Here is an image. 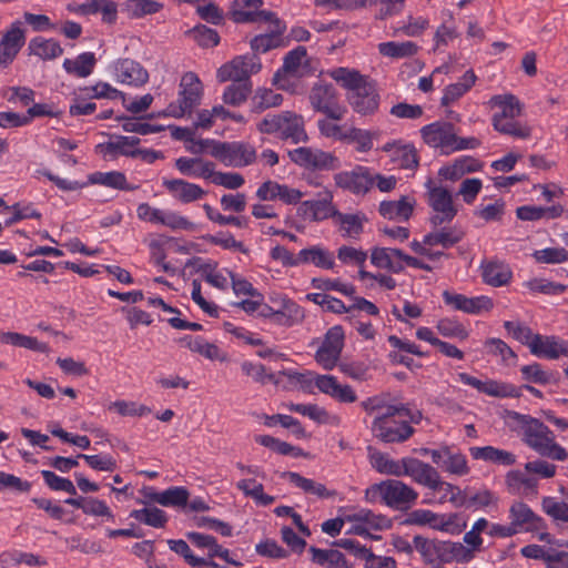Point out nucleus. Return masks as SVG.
<instances>
[{
    "instance_id": "37998d69",
    "label": "nucleus",
    "mask_w": 568,
    "mask_h": 568,
    "mask_svg": "<svg viewBox=\"0 0 568 568\" xmlns=\"http://www.w3.org/2000/svg\"><path fill=\"white\" fill-rule=\"evenodd\" d=\"M367 221L363 213L337 212L334 223L339 226L343 237L358 239L364 231V223Z\"/></svg>"
},
{
    "instance_id": "9b49d317",
    "label": "nucleus",
    "mask_w": 568,
    "mask_h": 568,
    "mask_svg": "<svg viewBox=\"0 0 568 568\" xmlns=\"http://www.w3.org/2000/svg\"><path fill=\"white\" fill-rule=\"evenodd\" d=\"M419 452L424 456H429L432 462L444 473L459 477L469 473L466 456L457 449L440 446L437 449L420 448Z\"/></svg>"
},
{
    "instance_id": "a878e982",
    "label": "nucleus",
    "mask_w": 568,
    "mask_h": 568,
    "mask_svg": "<svg viewBox=\"0 0 568 568\" xmlns=\"http://www.w3.org/2000/svg\"><path fill=\"white\" fill-rule=\"evenodd\" d=\"M263 3V0H236L233 11L234 21L237 23H251L275 19L276 14L274 12L260 10Z\"/></svg>"
},
{
    "instance_id": "ddd939ff",
    "label": "nucleus",
    "mask_w": 568,
    "mask_h": 568,
    "mask_svg": "<svg viewBox=\"0 0 568 568\" xmlns=\"http://www.w3.org/2000/svg\"><path fill=\"white\" fill-rule=\"evenodd\" d=\"M288 156L295 164L311 170L331 171L341 166L337 156L318 149L301 146L290 151Z\"/></svg>"
},
{
    "instance_id": "3c124183",
    "label": "nucleus",
    "mask_w": 568,
    "mask_h": 568,
    "mask_svg": "<svg viewBox=\"0 0 568 568\" xmlns=\"http://www.w3.org/2000/svg\"><path fill=\"white\" fill-rule=\"evenodd\" d=\"M377 49L383 57L403 59L417 54L419 47L413 41H387L378 43Z\"/></svg>"
},
{
    "instance_id": "bb28decb",
    "label": "nucleus",
    "mask_w": 568,
    "mask_h": 568,
    "mask_svg": "<svg viewBox=\"0 0 568 568\" xmlns=\"http://www.w3.org/2000/svg\"><path fill=\"white\" fill-rule=\"evenodd\" d=\"M270 22L274 24L270 32L257 34L251 40L250 44L254 52L253 54L266 53L270 50L284 45L283 33L286 29L284 22L276 16Z\"/></svg>"
},
{
    "instance_id": "4468645a",
    "label": "nucleus",
    "mask_w": 568,
    "mask_h": 568,
    "mask_svg": "<svg viewBox=\"0 0 568 568\" xmlns=\"http://www.w3.org/2000/svg\"><path fill=\"white\" fill-rule=\"evenodd\" d=\"M345 334L341 325L331 327L325 336L322 345L315 354L316 362L327 371L333 369L339 359L344 347Z\"/></svg>"
},
{
    "instance_id": "2f4dec72",
    "label": "nucleus",
    "mask_w": 568,
    "mask_h": 568,
    "mask_svg": "<svg viewBox=\"0 0 568 568\" xmlns=\"http://www.w3.org/2000/svg\"><path fill=\"white\" fill-rule=\"evenodd\" d=\"M462 491V496L457 498L454 497V501L457 503V508L477 510L490 505H496L498 501L495 494L486 488L479 490L466 488Z\"/></svg>"
},
{
    "instance_id": "a18cd8bd",
    "label": "nucleus",
    "mask_w": 568,
    "mask_h": 568,
    "mask_svg": "<svg viewBox=\"0 0 568 568\" xmlns=\"http://www.w3.org/2000/svg\"><path fill=\"white\" fill-rule=\"evenodd\" d=\"M291 484L301 488L304 493L315 495L320 498H331L336 495L334 490H328L325 485L313 479L305 478L298 473L287 471L283 475Z\"/></svg>"
},
{
    "instance_id": "79ce46f5",
    "label": "nucleus",
    "mask_w": 568,
    "mask_h": 568,
    "mask_svg": "<svg viewBox=\"0 0 568 568\" xmlns=\"http://www.w3.org/2000/svg\"><path fill=\"white\" fill-rule=\"evenodd\" d=\"M414 201L402 196L398 201H383L379 204V214L388 220L407 221L413 214Z\"/></svg>"
},
{
    "instance_id": "6e6552de",
    "label": "nucleus",
    "mask_w": 568,
    "mask_h": 568,
    "mask_svg": "<svg viewBox=\"0 0 568 568\" xmlns=\"http://www.w3.org/2000/svg\"><path fill=\"white\" fill-rule=\"evenodd\" d=\"M308 100L316 112L325 114L329 120H342L346 113V109L338 102L337 92L332 83L324 81L314 83Z\"/></svg>"
},
{
    "instance_id": "f3484780",
    "label": "nucleus",
    "mask_w": 568,
    "mask_h": 568,
    "mask_svg": "<svg viewBox=\"0 0 568 568\" xmlns=\"http://www.w3.org/2000/svg\"><path fill=\"white\" fill-rule=\"evenodd\" d=\"M26 43V31L21 21L10 24L0 39V65L7 68Z\"/></svg>"
},
{
    "instance_id": "ea45409f",
    "label": "nucleus",
    "mask_w": 568,
    "mask_h": 568,
    "mask_svg": "<svg viewBox=\"0 0 568 568\" xmlns=\"http://www.w3.org/2000/svg\"><path fill=\"white\" fill-rule=\"evenodd\" d=\"M140 139L136 136L114 135L110 141L99 144L101 152L110 155H124L136 158V146Z\"/></svg>"
},
{
    "instance_id": "774afa93",
    "label": "nucleus",
    "mask_w": 568,
    "mask_h": 568,
    "mask_svg": "<svg viewBox=\"0 0 568 568\" xmlns=\"http://www.w3.org/2000/svg\"><path fill=\"white\" fill-rule=\"evenodd\" d=\"M80 92L83 93L84 97L89 99H109L116 100L119 98H124L123 92L113 88L108 82H98L94 85L84 87L80 89Z\"/></svg>"
},
{
    "instance_id": "20e7f679",
    "label": "nucleus",
    "mask_w": 568,
    "mask_h": 568,
    "mask_svg": "<svg viewBox=\"0 0 568 568\" xmlns=\"http://www.w3.org/2000/svg\"><path fill=\"white\" fill-rule=\"evenodd\" d=\"M257 129L262 133L275 135L293 144L308 141L303 116L292 111L266 114L257 124Z\"/></svg>"
},
{
    "instance_id": "1a4fd4ad",
    "label": "nucleus",
    "mask_w": 568,
    "mask_h": 568,
    "mask_svg": "<svg viewBox=\"0 0 568 568\" xmlns=\"http://www.w3.org/2000/svg\"><path fill=\"white\" fill-rule=\"evenodd\" d=\"M426 187L427 203L434 212L429 219L432 225L437 227L450 223L457 214L452 193L443 186L434 185L432 180L426 183Z\"/></svg>"
},
{
    "instance_id": "9d476101",
    "label": "nucleus",
    "mask_w": 568,
    "mask_h": 568,
    "mask_svg": "<svg viewBox=\"0 0 568 568\" xmlns=\"http://www.w3.org/2000/svg\"><path fill=\"white\" fill-rule=\"evenodd\" d=\"M261 59L256 54L237 55L217 69L220 82H251L250 78L261 71Z\"/></svg>"
},
{
    "instance_id": "603ef678",
    "label": "nucleus",
    "mask_w": 568,
    "mask_h": 568,
    "mask_svg": "<svg viewBox=\"0 0 568 568\" xmlns=\"http://www.w3.org/2000/svg\"><path fill=\"white\" fill-rule=\"evenodd\" d=\"M97 59L93 52H83L75 59H65L63 61V69L79 78L89 77L95 67Z\"/></svg>"
},
{
    "instance_id": "dca6fc26",
    "label": "nucleus",
    "mask_w": 568,
    "mask_h": 568,
    "mask_svg": "<svg viewBox=\"0 0 568 568\" xmlns=\"http://www.w3.org/2000/svg\"><path fill=\"white\" fill-rule=\"evenodd\" d=\"M442 297L445 305L449 306L454 311H460L470 315H479L485 312H490L494 307L493 300L486 295L468 297L464 294L446 290L443 292Z\"/></svg>"
},
{
    "instance_id": "473e14b6",
    "label": "nucleus",
    "mask_w": 568,
    "mask_h": 568,
    "mask_svg": "<svg viewBox=\"0 0 568 568\" xmlns=\"http://www.w3.org/2000/svg\"><path fill=\"white\" fill-rule=\"evenodd\" d=\"M404 252L398 248L374 247L371 253V262L378 268H385L393 273L404 270Z\"/></svg>"
},
{
    "instance_id": "2eb2a0df",
    "label": "nucleus",
    "mask_w": 568,
    "mask_h": 568,
    "mask_svg": "<svg viewBox=\"0 0 568 568\" xmlns=\"http://www.w3.org/2000/svg\"><path fill=\"white\" fill-rule=\"evenodd\" d=\"M410 424L408 418H395L390 422L385 418H374L372 432L383 443H404L415 432Z\"/></svg>"
},
{
    "instance_id": "aec40b11",
    "label": "nucleus",
    "mask_w": 568,
    "mask_h": 568,
    "mask_svg": "<svg viewBox=\"0 0 568 568\" xmlns=\"http://www.w3.org/2000/svg\"><path fill=\"white\" fill-rule=\"evenodd\" d=\"M336 186L354 194H365L374 185V178L365 166H356L352 171L338 172L334 175Z\"/></svg>"
},
{
    "instance_id": "c03bdc74",
    "label": "nucleus",
    "mask_w": 568,
    "mask_h": 568,
    "mask_svg": "<svg viewBox=\"0 0 568 568\" xmlns=\"http://www.w3.org/2000/svg\"><path fill=\"white\" fill-rule=\"evenodd\" d=\"M476 80L477 77L474 71L467 70L456 83H452L444 89V94L440 99L442 105L448 106L456 102L473 88Z\"/></svg>"
},
{
    "instance_id": "5701e85b",
    "label": "nucleus",
    "mask_w": 568,
    "mask_h": 568,
    "mask_svg": "<svg viewBox=\"0 0 568 568\" xmlns=\"http://www.w3.org/2000/svg\"><path fill=\"white\" fill-rule=\"evenodd\" d=\"M400 476H408L416 484L429 489L430 486L436 483V478H438L439 473L435 467L420 459L404 457Z\"/></svg>"
},
{
    "instance_id": "5fc2aeb1",
    "label": "nucleus",
    "mask_w": 568,
    "mask_h": 568,
    "mask_svg": "<svg viewBox=\"0 0 568 568\" xmlns=\"http://www.w3.org/2000/svg\"><path fill=\"white\" fill-rule=\"evenodd\" d=\"M328 74L336 82L341 83L343 88L347 89L349 93L358 90L362 84L368 81L365 75L359 73V71L343 67L331 70Z\"/></svg>"
},
{
    "instance_id": "052dcab7",
    "label": "nucleus",
    "mask_w": 568,
    "mask_h": 568,
    "mask_svg": "<svg viewBox=\"0 0 568 568\" xmlns=\"http://www.w3.org/2000/svg\"><path fill=\"white\" fill-rule=\"evenodd\" d=\"M382 410L383 413L377 415L375 418H385L387 422H390L395 418H408L413 424H419L423 418L420 410H412L404 404L388 403L387 406Z\"/></svg>"
},
{
    "instance_id": "e2e57ef3",
    "label": "nucleus",
    "mask_w": 568,
    "mask_h": 568,
    "mask_svg": "<svg viewBox=\"0 0 568 568\" xmlns=\"http://www.w3.org/2000/svg\"><path fill=\"white\" fill-rule=\"evenodd\" d=\"M252 92V82H232L223 92L225 104L239 106L243 104Z\"/></svg>"
},
{
    "instance_id": "72a5a7b5",
    "label": "nucleus",
    "mask_w": 568,
    "mask_h": 568,
    "mask_svg": "<svg viewBox=\"0 0 568 568\" xmlns=\"http://www.w3.org/2000/svg\"><path fill=\"white\" fill-rule=\"evenodd\" d=\"M300 265H313L322 270H333L335 255L327 247L317 244L300 251Z\"/></svg>"
},
{
    "instance_id": "8fccbe9b",
    "label": "nucleus",
    "mask_w": 568,
    "mask_h": 568,
    "mask_svg": "<svg viewBox=\"0 0 568 568\" xmlns=\"http://www.w3.org/2000/svg\"><path fill=\"white\" fill-rule=\"evenodd\" d=\"M312 561L328 568H352L343 552L335 549H320L314 546L310 548Z\"/></svg>"
},
{
    "instance_id": "0eeeda50",
    "label": "nucleus",
    "mask_w": 568,
    "mask_h": 568,
    "mask_svg": "<svg viewBox=\"0 0 568 568\" xmlns=\"http://www.w3.org/2000/svg\"><path fill=\"white\" fill-rule=\"evenodd\" d=\"M209 154L231 168H245L255 163L257 159L256 149L245 141H221L214 144Z\"/></svg>"
},
{
    "instance_id": "39448f33",
    "label": "nucleus",
    "mask_w": 568,
    "mask_h": 568,
    "mask_svg": "<svg viewBox=\"0 0 568 568\" xmlns=\"http://www.w3.org/2000/svg\"><path fill=\"white\" fill-rule=\"evenodd\" d=\"M203 84L194 72H186L182 75L179 84L178 100L171 102L158 116H171L175 119L191 114L193 109L201 103Z\"/></svg>"
},
{
    "instance_id": "f8f14e48",
    "label": "nucleus",
    "mask_w": 568,
    "mask_h": 568,
    "mask_svg": "<svg viewBox=\"0 0 568 568\" xmlns=\"http://www.w3.org/2000/svg\"><path fill=\"white\" fill-rule=\"evenodd\" d=\"M334 194L331 190L324 189L313 200L304 201L297 209V214L310 222H323L335 219L338 209L333 202Z\"/></svg>"
},
{
    "instance_id": "a211bd4d",
    "label": "nucleus",
    "mask_w": 568,
    "mask_h": 568,
    "mask_svg": "<svg viewBox=\"0 0 568 568\" xmlns=\"http://www.w3.org/2000/svg\"><path fill=\"white\" fill-rule=\"evenodd\" d=\"M508 518L516 532H534L545 527V520L524 501H514Z\"/></svg>"
},
{
    "instance_id": "4be33fe9",
    "label": "nucleus",
    "mask_w": 568,
    "mask_h": 568,
    "mask_svg": "<svg viewBox=\"0 0 568 568\" xmlns=\"http://www.w3.org/2000/svg\"><path fill=\"white\" fill-rule=\"evenodd\" d=\"M530 353L539 358L557 359L568 357V342L555 335L536 334Z\"/></svg>"
},
{
    "instance_id": "338daca9",
    "label": "nucleus",
    "mask_w": 568,
    "mask_h": 568,
    "mask_svg": "<svg viewBox=\"0 0 568 568\" xmlns=\"http://www.w3.org/2000/svg\"><path fill=\"white\" fill-rule=\"evenodd\" d=\"M371 465L379 474L400 477L403 458L395 460L389 458L388 455L377 452L371 455Z\"/></svg>"
},
{
    "instance_id": "13d9d810",
    "label": "nucleus",
    "mask_w": 568,
    "mask_h": 568,
    "mask_svg": "<svg viewBox=\"0 0 568 568\" xmlns=\"http://www.w3.org/2000/svg\"><path fill=\"white\" fill-rule=\"evenodd\" d=\"M89 182L91 184H100V185L116 189V190H123V191L134 190V186L129 185L124 173L119 172V171L91 173L89 175Z\"/></svg>"
},
{
    "instance_id": "864d4df0",
    "label": "nucleus",
    "mask_w": 568,
    "mask_h": 568,
    "mask_svg": "<svg viewBox=\"0 0 568 568\" xmlns=\"http://www.w3.org/2000/svg\"><path fill=\"white\" fill-rule=\"evenodd\" d=\"M306 55L307 50L303 45H298L288 51L283 59L282 68L274 74V80L278 81V79L284 75H300V69Z\"/></svg>"
},
{
    "instance_id": "bf43d9fd",
    "label": "nucleus",
    "mask_w": 568,
    "mask_h": 568,
    "mask_svg": "<svg viewBox=\"0 0 568 568\" xmlns=\"http://www.w3.org/2000/svg\"><path fill=\"white\" fill-rule=\"evenodd\" d=\"M440 561L443 562H468L474 556L471 549L462 542L442 541Z\"/></svg>"
},
{
    "instance_id": "e433bc0d",
    "label": "nucleus",
    "mask_w": 568,
    "mask_h": 568,
    "mask_svg": "<svg viewBox=\"0 0 568 568\" xmlns=\"http://www.w3.org/2000/svg\"><path fill=\"white\" fill-rule=\"evenodd\" d=\"M146 497L164 507H185L189 501L190 493L183 486H173L163 491H152Z\"/></svg>"
},
{
    "instance_id": "c85d7f7f",
    "label": "nucleus",
    "mask_w": 568,
    "mask_h": 568,
    "mask_svg": "<svg viewBox=\"0 0 568 568\" xmlns=\"http://www.w3.org/2000/svg\"><path fill=\"white\" fill-rule=\"evenodd\" d=\"M455 516L440 515L429 509H415L407 515L406 524L416 526H429L440 531H450Z\"/></svg>"
},
{
    "instance_id": "49530a36",
    "label": "nucleus",
    "mask_w": 568,
    "mask_h": 568,
    "mask_svg": "<svg viewBox=\"0 0 568 568\" xmlns=\"http://www.w3.org/2000/svg\"><path fill=\"white\" fill-rule=\"evenodd\" d=\"M174 239L165 235H159L152 239L149 242V248L151 254L152 262L161 267V270L168 274L175 275L176 268L171 264L166 263V252L165 247L170 242H173Z\"/></svg>"
},
{
    "instance_id": "cd10ccee",
    "label": "nucleus",
    "mask_w": 568,
    "mask_h": 568,
    "mask_svg": "<svg viewBox=\"0 0 568 568\" xmlns=\"http://www.w3.org/2000/svg\"><path fill=\"white\" fill-rule=\"evenodd\" d=\"M162 186L178 201L191 203L206 195L200 185L182 179H163Z\"/></svg>"
},
{
    "instance_id": "423d86ee",
    "label": "nucleus",
    "mask_w": 568,
    "mask_h": 568,
    "mask_svg": "<svg viewBox=\"0 0 568 568\" xmlns=\"http://www.w3.org/2000/svg\"><path fill=\"white\" fill-rule=\"evenodd\" d=\"M458 379L463 384L471 386L476 388L478 392L493 397L518 398L521 396L523 389H526L537 398L542 397V392L531 385H524L521 387H517L514 384L497 382L494 379L480 381L467 373H459Z\"/></svg>"
},
{
    "instance_id": "09e8293b",
    "label": "nucleus",
    "mask_w": 568,
    "mask_h": 568,
    "mask_svg": "<svg viewBox=\"0 0 568 568\" xmlns=\"http://www.w3.org/2000/svg\"><path fill=\"white\" fill-rule=\"evenodd\" d=\"M464 237V232L456 227H443L430 232L424 236V244L428 246L440 245L449 248L459 243Z\"/></svg>"
},
{
    "instance_id": "c756f323",
    "label": "nucleus",
    "mask_w": 568,
    "mask_h": 568,
    "mask_svg": "<svg viewBox=\"0 0 568 568\" xmlns=\"http://www.w3.org/2000/svg\"><path fill=\"white\" fill-rule=\"evenodd\" d=\"M480 271L483 282L493 287L505 286L513 277L509 265L499 260L483 261Z\"/></svg>"
},
{
    "instance_id": "f704fd0d",
    "label": "nucleus",
    "mask_w": 568,
    "mask_h": 568,
    "mask_svg": "<svg viewBox=\"0 0 568 568\" xmlns=\"http://www.w3.org/2000/svg\"><path fill=\"white\" fill-rule=\"evenodd\" d=\"M175 168L183 175L211 181L215 164L202 158L181 156L175 160Z\"/></svg>"
},
{
    "instance_id": "f257e3e1",
    "label": "nucleus",
    "mask_w": 568,
    "mask_h": 568,
    "mask_svg": "<svg viewBox=\"0 0 568 568\" xmlns=\"http://www.w3.org/2000/svg\"><path fill=\"white\" fill-rule=\"evenodd\" d=\"M523 432V442L540 456L564 462L568 452L556 443V436L542 422L529 415L516 414Z\"/></svg>"
},
{
    "instance_id": "de8ad7c7",
    "label": "nucleus",
    "mask_w": 568,
    "mask_h": 568,
    "mask_svg": "<svg viewBox=\"0 0 568 568\" xmlns=\"http://www.w3.org/2000/svg\"><path fill=\"white\" fill-rule=\"evenodd\" d=\"M0 342L39 353L48 354L50 352V347L47 343H42L36 337L27 336L16 332H0Z\"/></svg>"
},
{
    "instance_id": "412c9836",
    "label": "nucleus",
    "mask_w": 568,
    "mask_h": 568,
    "mask_svg": "<svg viewBox=\"0 0 568 568\" xmlns=\"http://www.w3.org/2000/svg\"><path fill=\"white\" fill-rule=\"evenodd\" d=\"M112 75L123 84L141 87L149 80L148 71L136 61L119 59L111 65Z\"/></svg>"
},
{
    "instance_id": "680f3d73",
    "label": "nucleus",
    "mask_w": 568,
    "mask_h": 568,
    "mask_svg": "<svg viewBox=\"0 0 568 568\" xmlns=\"http://www.w3.org/2000/svg\"><path fill=\"white\" fill-rule=\"evenodd\" d=\"M415 549L420 554L426 564L440 561L442 541L430 540L423 536H415L413 539Z\"/></svg>"
},
{
    "instance_id": "58836bf2",
    "label": "nucleus",
    "mask_w": 568,
    "mask_h": 568,
    "mask_svg": "<svg viewBox=\"0 0 568 568\" xmlns=\"http://www.w3.org/2000/svg\"><path fill=\"white\" fill-rule=\"evenodd\" d=\"M383 150L392 152L393 161L397 162L402 169L413 170L418 166V155L413 144H400L394 141L386 143Z\"/></svg>"
},
{
    "instance_id": "7c9ffc66",
    "label": "nucleus",
    "mask_w": 568,
    "mask_h": 568,
    "mask_svg": "<svg viewBox=\"0 0 568 568\" xmlns=\"http://www.w3.org/2000/svg\"><path fill=\"white\" fill-rule=\"evenodd\" d=\"M483 163L474 156L462 155L450 164L439 169L438 174L445 180L457 181L465 174L480 171Z\"/></svg>"
},
{
    "instance_id": "b1692460",
    "label": "nucleus",
    "mask_w": 568,
    "mask_h": 568,
    "mask_svg": "<svg viewBox=\"0 0 568 568\" xmlns=\"http://www.w3.org/2000/svg\"><path fill=\"white\" fill-rule=\"evenodd\" d=\"M315 385L321 393L328 395L342 404H351L357 400L356 392L351 385L341 384L333 375H316Z\"/></svg>"
},
{
    "instance_id": "a19ab883",
    "label": "nucleus",
    "mask_w": 568,
    "mask_h": 568,
    "mask_svg": "<svg viewBox=\"0 0 568 568\" xmlns=\"http://www.w3.org/2000/svg\"><path fill=\"white\" fill-rule=\"evenodd\" d=\"M304 318L303 308L295 302L287 297H282L278 301V308H276L273 321L277 325L293 326Z\"/></svg>"
},
{
    "instance_id": "4d7b16f0",
    "label": "nucleus",
    "mask_w": 568,
    "mask_h": 568,
    "mask_svg": "<svg viewBox=\"0 0 568 568\" xmlns=\"http://www.w3.org/2000/svg\"><path fill=\"white\" fill-rule=\"evenodd\" d=\"M345 520L348 523H359L367 525L374 530H383L389 526V520L387 517L377 515L365 508L345 514Z\"/></svg>"
},
{
    "instance_id": "393cba45",
    "label": "nucleus",
    "mask_w": 568,
    "mask_h": 568,
    "mask_svg": "<svg viewBox=\"0 0 568 568\" xmlns=\"http://www.w3.org/2000/svg\"><path fill=\"white\" fill-rule=\"evenodd\" d=\"M347 99L353 110L362 115L374 113L379 105L377 90L369 81H366L353 93H348Z\"/></svg>"
},
{
    "instance_id": "0e129e2a",
    "label": "nucleus",
    "mask_w": 568,
    "mask_h": 568,
    "mask_svg": "<svg viewBox=\"0 0 568 568\" xmlns=\"http://www.w3.org/2000/svg\"><path fill=\"white\" fill-rule=\"evenodd\" d=\"M130 517L154 528H163L168 523L165 511L156 507L134 509L131 511Z\"/></svg>"
},
{
    "instance_id": "c9c22d12",
    "label": "nucleus",
    "mask_w": 568,
    "mask_h": 568,
    "mask_svg": "<svg viewBox=\"0 0 568 568\" xmlns=\"http://www.w3.org/2000/svg\"><path fill=\"white\" fill-rule=\"evenodd\" d=\"M507 489L513 495L537 494L538 480L521 470H510L505 477Z\"/></svg>"
},
{
    "instance_id": "7ed1b4c3",
    "label": "nucleus",
    "mask_w": 568,
    "mask_h": 568,
    "mask_svg": "<svg viewBox=\"0 0 568 568\" xmlns=\"http://www.w3.org/2000/svg\"><path fill=\"white\" fill-rule=\"evenodd\" d=\"M418 498V493L398 479H386L366 488L364 499L369 504L381 501L394 509H407Z\"/></svg>"
},
{
    "instance_id": "6e6d98bb",
    "label": "nucleus",
    "mask_w": 568,
    "mask_h": 568,
    "mask_svg": "<svg viewBox=\"0 0 568 568\" xmlns=\"http://www.w3.org/2000/svg\"><path fill=\"white\" fill-rule=\"evenodd\" d=\"M29 50L32 54L38 55L43 60H52L63 53V49L57 40L43 39L41 37L30 40Z\"/></svg>"
},
{
    "instance_id": "6ab92c4d",
    "label": "nucleus",
    "mask_w": 568,
    "mask_h": 568,
    "mask_svg": "<svg viewBox=\"0 0 568 568\" xmlns=\"http://www.w3.org/2000/svg\"><path fill=\"white\" fill-rule=\"evenodd\" d=\"M423 140L432 148H439L445 153H450L456 143L455 126L450 122H434L420 130Z\"/></svg>"
},
{
    "instance_id": "f03ea898",
    "label": "nucleus",
    "mask_w": 568,
    "mask_h": 568,
    "mask_svg": "<svg viewBox=\"0 0 568 568\" xmlns=\"http://www.w3.org/2000/svg\"><path fill=\"white\" fill-rule=\"evenodd\" d=\"M488 103L497 109L491 118V124L497 132L518 139L530 136V129L516 120L523 111V104L516 95L496 94Z\"/></svg>"
},
{
    "instance_id": "69168bd1",
    "label": "nucleus",
    "mask_w": 568,
    "mask_h": 568,
    "mask_svg": "<svg viewBox=\"0 0 568 568\" xmlns=\"http://www.w3.org/2000/svg\"><path fill=\"white\" fill-rule=\"evenodd\" d=\"M255 442L283 456L291 455L294 457H300L303 455V450L300 447L293 446L286 442H282L271 435H257L255 436Z\"/></svg>"
},
{
    "instance_id": "4c0bfd02",
    "label": "nucleus",
    "mask_w": 568,
    "mask_h": 568,
    "mask_svg": "<svg viewBox=\"0 0 568 568\" xmlns=\"http://www.w3.org/2000/svg\"><path fill=\"white\" fill-rule=\"evenodd\" d=\"M469 453L476 460H484L500 466H511L516 463V456L511 452L494 446L470 447Z\"/></svg>"
}]
</instances>
